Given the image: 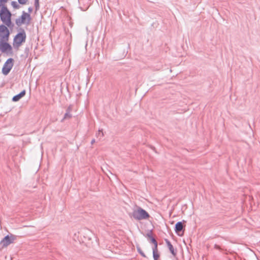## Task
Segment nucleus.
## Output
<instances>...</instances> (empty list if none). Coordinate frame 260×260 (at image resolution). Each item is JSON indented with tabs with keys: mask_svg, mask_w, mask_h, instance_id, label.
I'll return each mask as SVG.
<instances>
[{
	"mask_svg": "<svg viewBox=\"0 0 260 260\" xmlns=\"http://www.w3.org/2000/svg\"><path fill=\"white\" fill-rule=\"evenodd\" d=\"M131 216L138 220L146 219L149 217V214L140 207H138L135 209Z\"/></svg>",
	"mask_w": 260,
	"mask_h": 260,
	"instance_id": "obj_1",
	"label": "nucleus"
},
{
	"mask_svg": "<svg viewBox=\"0 0 260 260\" xmlns=\"http://www.w3.org/2000/svg\"><path fill=\"white\" fill-rule=\"evenodd\" d=\"M0 17L2 21L8 26L11 24V14L7 8H3L0 11Z\"/></svg>",
	"mask_w": 260,
	"mask_h": 260,
	"instance_id": "obj_2",
	"label": "nucleus"
},
{
	"mask_svg": "<svg viewBox=\"0 0 260 260\" xmlns=\"http://www.w3.org/2000/svg\"><path fill=\"white\" fill-rule=\"evenodd\" d=\"M10 32L8 28L3 25H0V41H8Z\"/></svg>",
	"mask_w": 260,
	"mask_h": 260,
	"instance_id": "obj_3",
	"label": "nucleus"
},
{
	"mask_svg": "<svg viewBox=\"0 0 260 260\" xmlns=\"http://www.w3.org/2000/svg\"><path fill=\"white\" fill-rule=\"evenodd\" d=\"M14 64V60L12 58H9L4 63L2 69V72L5 75H7L10 72Z\"/></svg>",
	"mask_w": 260,
	"mask_h": 260,
	"instance_id": "obj_4",
	"label": "nucleus"
},
{
	"mask_svg": "<svg viewBox=\"0 0 260 260\" xmlns=\"http://www.w3.org/2000/svg\"><path fill=\"white\" fill-rule=\"evenodd\" d=\"M8 41H0V49L3 52L11 53L12 48L11 46L7 43Z\"/></svg>",
	"mask_w": 260,
	"mask_h": 260,
	"instance_id": "obj_5",
	"label": "nucleus"
},
{
	"mask_svg": "<svg viewBox=\"0 0 260 260\" xmlns=\"http://www.w3.org/2000/svg\"><path fill=\"white\" fill-rule=\"evenodd\" d=\"M16 239V237L15 236L11 235L10 236H6L1 242V244L2 245L3 247H7L10 244L14 242V240Z\"/></svg>",
	"mask_w": 260,
	"mask_h": 260,
	"instance_id": "obj_6",
	"label": "nucleus"
},
{
	"mask_svg": "<svg viewBox=\"0 0 260 260\" xmlns=\"http://www.w3.org/2000/svg\"><path fill=\"white\" fill-rule=\"evenodd\" d=\"M25 39V35L24 34L22 33L18 34L14 39V46H19L23 42H24Z\"/></svg>",
	"mask_w": 260,
	"mask_h": 260,
	"instance_id": "obj_7",
	"label": "nucleus"
},
{
	"mask_svg": "<svg viewBox=\"0 0 260 260\" xmlns=\"http://www.w3.org/2000/svg\"><path fill=\"white\" fill-rule=\"evenodd\" d=\"M152 242L154 244V247L153 248V257L154 260H158L159 258V253L157 248V243L154 239H151Z\"/></svg>",
	"mask_w": 260,
	"mask_h": 260,
	"instance_id": "obj_8",
	"label": "nucleus"
},
{
	"mask_svg": "<svg viewBox=\"0 0 260 260\" xmlns=\"http://www.w3.org/2000/svg\"><path fill=\"white\" fill-rule=\"evenodd\" d=\"M30 19V15L27 13L23 12L20 18L17 20V23L21 24L28 22Z\"/></svg>",
	"mask_w": 260,
	"mask_h": 260,
	"instance_id": "obj_9",
	"label": "nucleus"
},
{
	"mask_svg": "<svg viewBox=\"0 0 260 260\" xmlns=\"http://www.w3.org/2000/svg\"><path fill=\"white\" fill-rule=\"evenodd\" d=\"M25 94V90H23L19 94L14 96L13 98V101L14 102L18 101L21 98L24 96Z\"/></svg>",
	"mask_w": 260,
	"mask_h": 260,
	"instance_id": "obj_10",
	"label": "nucleus"
},
{
	"mask_svg": "<svg viewBox=\"0 0 260 260\" xmlns=\"http://www.w3.org/2000/svg\"><path fill=\"white\" fill-rule=\"evenodd\" d=\"M183 228V225L181 222H178L175 225V232L177 233L181 232Z\"/></svg>",
	"mask_w": 260,
	"mask_h": 260,
	"instance_id": "obj_11",
	"label": "nucleus"
},
{
	"mask_svg": "<svg viewBox=\"0 0 260 260\" xmlns=\"http://www.w3.org/2000/svg\"><path fill=\"white\" fill-rule=\"evenodd\" d=\"M167 245H168L169 249L170 251H171V253L174 256H175L176 255V253L175 252V250H174V248L173 245L171 244L170 242H169V241H167Z\"/></svg>",
	"mask_w": 260,
	"mask_h": 260,
	"instance_id": "obj_12",
	"label": "nucleus"
},
{
	"mask_svg": "<svg viewBox=\"0 0 260 260\" xmlns=\"http://www.w3.org/2000/svg\"><path fill=\"white\" fill-rule=\"evenodd\" d=\"M12 6L15 9H18L20 8L19 5L17 4L16 2L13 1L11 2Z\"/></svg>",
	"mask_w": 260,
	"mask_h": 260,
	"instance_id": "obj_13",
	"label": "nucleus"
},
{
	"mask_svg": "<svg viewBox=\"0 0 260 260\" xmlns=\"http://www.w3.org/2000/svg\"><path fill=\"white\" fill-rule=\"evenodd\" d=\"M8 1L9 0H0V8H1V9L3 8H6L5 7V5Z\"/></svg>",
	"mask_w": 260,
	"mask_h": 260,
	"instance_id": "obj_14",
	"label": "nucleus"
},
{
	"mask_svg": "<svg viewBox=\"0 0 260 260\" xmlns=\"http://www.w3.org/2000/svg\"><path fill=\"white\" fill-rule=\"evenodd\" d=\"M138 249V251H139V252L141 254L142 256H143V257H146V255L145 254H144V253L142 251V250L140 248L138 247L137 248Z\"/></svg>",
	"mask_w": 260,
	"mask_h": 260,
	"instance_id": "obj_15",
	"label": "nucleus"
},
{
	"mask_svg": "<svg viewBox=\"0 0 260 260\" xmlns=\"http://www.w3.org/2000/svg\"><path fill=\"white\" fill-rule=\"evenodd\" d=\"M28 0H18V2L22 5H25L27 3Z\"/></svg>",
	"mask_w": 260,
	"mask_h": 260,
	"instance_id": "obj_16",
	"label": "nucleus"
}]
</instances>
